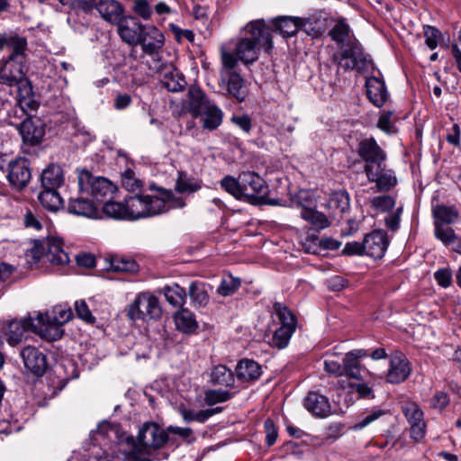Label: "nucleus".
<instances>
[{"label":"nucleus","mask_w":461,"mask_h":461,"mask_svg":"<svg viewBox=\"0 0 461 461\" xmlns=\"http://www.w3.org/2000/svg\"><path fill=\"white\" fill-rule=\"evenodd\" d=\"M117 24L121 39L131 46H137L145 25H142L133 17H123Z\"/></svg>","instance_id":"nucleus-25"},{"label":"nucleus","mask_w":461,"mask_h":461,"mask_svg":"<svg viewBox=\"0 0 461 461\" xmlns=\"http://www.w3.org/2000/svg\"><path fill=\"white\" fill-rule=\"evenodd\" d=\"M366 95L369 101L377 107H382L388 100L387 92L384 80L377 77H370L366 81Z\"/></svg>","instance_id":"nucleus-26"},{"label":"nucleus","mask_w":461,"mask_h":461,"mask_svg":"<svg viewBox=\"0 0 461 461\" xmlns=\"http://www.w3.org/2000/svg\"><path fill=\"white\" fill-rule=\"evenodd\" d=\"M240 183L244 201L258 204L265 200L268 193V186L258 174L252 171H243L240 173Z\"/></svg>","instance_id":"nucleus-11"},{"label":"nucleus","mask_w":461,"mask_h":461,"mask_svg":"<svg viewBox=\"0 0 461 461\" xmlns=\"http://www.w3.org/2000/svg\"><path fill=\"white\" fill-rule=\"evenodd\" d=\"M301 20L297 17H279L275 21L276 30L285 38L292 37L301 29Z\"/></svg>","instance_id":"nucleus-39"},{"label":"nucleus","mask_w":461,"mask_h":461,"mask_svg":"<svg viewBox=\"0 0 461 461\" xmlns=\"http://www.w3.org/2000/svg\"><path fill=\"white\" fill-rule=\"evenodd\" d=\"M303 405L313 415L323 418L330 413L329 399L317 392H310L304 399Z\"/></svg>","instance_id":"nucleus-27"},{"label":"nucleus","mask_w":461,"mask_h":461,"mask_svg":"<svg viewBox=\"0 0 461 461\" xmlns=\"http://www.w3.org/2000/svg\"><path fill=\"white\" fill-rule=\"evenodd\" d=\"M300 213L303 220L307 221L317 229H325L330 225V221L326 215L312 208H308L305 205H303Z\"/></svg>","instance_id":"nucleus-43"},{"label":"nucleus","mask_w":461,"mask_h":461,"mask_svg":"<svg viewBox=\"0 0 461 461\" xmlns=\"http://www.w3.org/2000/svg\"><path fill=\"white\" fill-rule=\"evenodd\" d=\"M221 81L226 86L228 93L236 98L239 102H243L246 98L245 91L243 90L244 80L240 74L228 69V71L221 72Z\"/></svg>","instance_id":"nucleus-29"},{"label":"nucleus","mask_w":461,"mask_h":461,"mask_svg":"<svg viewBox=\"0 0 461 461\" xmlns=\"http://www.w3.org/2000/svg\"><path fill=\"white\" fill-rule=\"evenodd\" d=\"M151 191H157V199L160 200L163 204V212L169 209L183 208L185 206V202L183 197L176 196L171 190L164 188H156L154 185H150Z\"/></svg>","instance_id":"nucleus-36"},{"label":"nucleus","mask_w":461,"mask_h":461,"mask_svg":"<svg viewBox=\"0 0 461 461\" xmlns=\"http://www.w3.org/2000/svg\"><path fill=\"white\" fill-rule=\"evenodd\" d=\"M423 33L426 45L430 50L436 49L438 46V38L441 36V32L433 26L426 25L423 27Z\"/></svg>","instance_id":"nucleus-56"},{"label":"nucleus","mask_w":461,"mask_h":461,"mask_svg":"<svg viewBox=\"0 0 461 461\" xmlns=\"http://www.w3.org/2000/svg\"><path fill=\"white\" fill-rule=\"evenodd\" d=\"M434 235L446 246L452 244L456 240V233L449 225L434 224Z\"/></svg>","instance_id":"nucleus-52"},{"label":"nucleus","mask_w":461,"mask_h":461,"mask_svg":"<svg viewBox=\"0 0 461 461\" xmlns=\"http://www.w3.org/2000/svg\"><path fill=\"white\" fill-rule=\"evenodd\" d=\"M139 44L142 51L153 59L161 58L159 51L165 44V37L154 25H145Z\"/></svg>","instance_id":"nucleus-17"},{"label":"nucleus","mask_w":461,"mask_h":461,"mask_svg":"<svg viewBox=\"0 0 461 461\" xmlns=\"http://www.w3.org/2000/svg\"><path fill=\"white\" fill-rule=\"evenodd\" d=\"M357 153L364 162V172L368 168L382 165L386 161V152L379 146L374 137L363 138L358 141Z\"/></svg>","instance_id":"nucleus-14"},{"label":"nucleus","mask_w":461,"mask_h":461,"mask_svg":"<svg viewBox=\"0 0 461 461\" xmlns=\"http://www.w3.org/2000/svg\"><path fill=\"white\" fill-rule=\"evenodd\" d=\"M401 409L410 426L411 438L417 443L422 442L427 431L423 411L414 402H404Z\"/></svg>","instance_id":"nucleus-12"},{"label":"nucleus","mask_w":461,"mask_h":461,"mask_svg":"<svg viewBox=\"0 0 461 461\" xmlns=\"http://www.w3.org/2000/svg\"><path fill=\"white\" fill-rule=\"evenodd\" d=\"M133 10L144 20H149L152 14V9L147 0H136Z\"/></svg>","instance_id":"nucleus-61"},{"label":"nucleus","mask_w":461,"mask_h":461,"mask_svg":"<svg viewBox=\"0 0 461 461\" xmlns=\"http://www.w3.org/2000/svg\"><path fill=\"white\" fill-rule=\"evenodd\" d=\"M213 102L210 101L204 93L197 87L189 90L188 107L193 117L197 118Z\"/></svg>","instance_id":"nucleus-33"},{"label":"nucleus","mask_w":461,"mask_h":461,"mask_svg":"<svg viewBox=\"0 0 461 461\" xmlns=\"http://www.w3.org/2000/svg\"><path fill=\"white\" fill-rule=\"evenodd\" d=\"M14 52L6 59H0V84L8 86H18L19 96L29 97L32 95V86L25 78L27 41L18 40Z\"/></svg>","instance_id":"nucleus-4"},{"label":"nucleus","mask_w":461,"mask_h":461,"mask_svg":"<svg viewBox=\"0 0 461 461\" xmlns=\"http://www.w3.org/2000/svg\"><path fill=\"white\" fill-rule=\"evenodd\" d=\"M402 212V207H398L393 213L388 214L384 221L386 227L391 230H396L400 226L401 214Z\"/></svg>","instance_id":"nucleus-64"},{"label":"nucleus","mask_w":461,"mask_h":461,"mask_svg":"<svg viewBox=\"0 0 461 461\" xmlns=\"http://www.w3.org/2000/svg\"><path fill=\"white\" fill-rule=\"evenodd\" d=\"M18 130L23 143L32 147L39 145L45 135L44 124L39 119H25Z\"/></svg>","instance_id":"nucleus-20"},{"label":"nucleus","mask_w":461,"mask_h":461,"mask_svg":"<svg viewBox=\"0 0 461 461\" xmlns=\"http://www.w3.org/2000/svg\"><path fill=\"white\" fill-rule=\"evenodd\" d=\"M329 36L339 46L340 52L338 56L339 65L345 69L363 71L371 63L369 57L364 53L363 48L354 35L345 18L335 21L329 31Z\"/></svg>","instance_id":"nucleus-2"},{"label":"nucleus","mask_w":461,"mask_h":461,"mask_svg":"<svg viewBox=\"0 0 461 461\" xmlns=\"http://www.w3.org/2000/svg\"><path fill=\"white\" fill-rule=\"evenodd\" d=\"M240 285V281L232 276H228L221 279L220 285L217 288V292L221 296H229L234 294Z\"/></svg>","instance_id":"nucleus-53"},{"label":"nucleus","mask_w":461,"mask_h":461,"mask_svg":"<svg viewBox=\"0 0 461 461\" xmlns=\"http://www.w3.org/2000/svg\"><path fill=\"white\" fill-rule=\"evenodd\" d=\"M368 353L366 349L357 348L347 352L342 357L343 375L348 378L362 381V365L360 360L366 357Z\"/></svg>","instance_id":"nucleus-23"},{"label":"nucleus","mask_w":461,"mask_h":461,"mask_svg":"<svg viewBox=\"0 0 461 461\" xmlns=\"http://www.w3.org/2000/svg\"><path fill=\"white\" fill-rule=\"evenodd\" d=\"M434 224L450 225L459 218V212L454 206L437 205L432 210Z\"/></svg>","instance_id":"nucleus-37"},{"label":"nucleus","mask_w":461,"mask_h":461,"mask_svg":"<svg viewBox=\"0 0 461 461\" xmlns=\"http://www.w3.org/2000/svg\"><path fill=\"white\" fill-rule=\"evenodd\" d=\"M264 429L266 432L267 444L268 446L274 445L277 438V429L274 421L270 419L265 420Z\"/></svg>","instance_id":"nucleus-63"},{"label":"nucleus","mask_w":461,"mask_h":461,"mask_svg":"<svg viewBox=\"0 0 461 461\" xmlns=\"http://www.w3.org/2000/svg\"><path fill=\"white\" fill-rule=\"evenodd\" d=\"M40 316L41 317V337L55 341L63 336L62 326L72 319L73 312L70 308L58 305L50 312L36 314L37 318Z\"/></svg>","instance_id":"nucleus-6"},{"label":"nucleus","mask_w":461,"mask_h":461,"mask_svg":"<svg viewBox=\"0 0 461 461\" xmlns=\"http://www.w3.org/2000/svg\"><path fill=\"white\" fill-rule=\"evenodd\" d=\"M107 269L118 273H135L139 270L137 262L123 255H110L105 258Z\"/></svg>","instance_id":"nucleus-30"},{"label":"nucleus","mask_w":461,"mask_h":461,"mask_svg":"<svg viewBox=\"0 0 461 461\" xmlns=\"http://www.w3.org/2000/svg\"><path fill=\"white\" fill-rule=\"evenodd\" d=\"M122 185L129 192H140L143 184L140 179L136 176V174L131 169H127L122 176Z\"/></svg>","instance_id":"nucleus-50"},{"label":"nucleus","mask_w":461,"mask_h":461,"mask_svg":"<svg viewBox=\"0 0 461 461\" xmlns=\"http://www.w3.org/2000/svg\"><path fill=\"white\" fill-rule=\"evenodd\" d=\"M168 440L167 432L156 422H145L139 429L137 438H126L131 449L124 453L126 461H152L150 455L162 448Z\"/></svg>","instance_id":"nucleus-3"},{"label":"nucleus","mask_w":461,"mask_h":461,"mask_svg":"<svg viewBox=\"0 0 461 461\" xmlns=\"http://www.w3.org/2000/svg\"><path fill=\"white\" fill-rule=\"evenodd\" d=\"M389 240L385 231L375 230L364 238L365 254L375 259L382 258L388 248Z\"/></svg>","instance_id":"nucleus-19"},{"label":"nucleus","mask_w":461,"mask_h":461,"mask_svg":"<svg viewBox=\"0 0 461 461\" xmlns=\"http://www.w3.org/2000/svg\"><path fill=\"white\" fill-rule=\"evenodd\" d=\"M261 375V366L254 360L244 358L236 366V375L243 382H253Z\"/></svg>","instance_id":"nucleus-32"},{"label":"nucleus","mask_w":461,"mask_h":461,"mask_svg":"<svg viewBox=\"0 0 461 461\" xmlns=\"http://www.w3.org/2000/svg\"><path fill=\"white\" fill-rule=\"evenodd\" d=\"M40 318L29 316L21 320H12L8 322L5 336L9 345L16 346L21 343L25 338V333L29 330L33 331L41 336V322Z\"/></svg>","instance_id":"nucleus-13"},{"label":"nucleus","mask_w":461,"mask_h":461,"mask_svg":"<svg viewBox=\"0 0 461 461\" xmlns=\"http://www.w3.org/2000/svg\"><path fill=\"white\" fill-rule=\"evenodd\" d=\"M371 205L381 212H387L395 205L394 199L390 195H381L371 200Z\"/></svg>","instance_id":"nucleus-55"},{"label":"nucleus","mask_w":461,"mask_h":461,"mask_svg":"<svg viewBox=\"0 0 461 461\" xmlns=\"http://www.w3.org/2000/svg\"><path fill=\"white\" fill-rule=\"evenodd\" d=\"M199 117H201L203 129L212 131L222 123L223 112L212 103L201 113Z\"/></svg>","instance_id":"nucleus-34"},{"label":"nucleus","mask_w":461,"mask_h":461,"mask_svg":"<svg viewBox=\"0 0 461 461\" xmlns=\"http://www.w3.org/2000/svg\"><path fill=\"white\" fill-rule=\"evenodd\" d=\"M234 393L225 390H208L204 393V402L207 405L212 406L217 403L225 402L233 397Z\"/></svg>","instance_id":"nucleus-51"},{"label":"nucleus","mask_w":461,"mask_h":461,"mask_svg":"<svg viewBox=\"0 0 461 461\" xmlns=\"http://www.w3.org/2000/svg\"><path fill=\"white\" fill-rule=\"evenodd\" d=\"M337 355L335 352H328L326 353V357L324 359V370L325 372L333 375L337 377L344 376L343 375V363L340 364L338 360L334 359V357Z\"/></svg>","instance_id":"nucleus-54"},{"label":"nucleus","mask_w":461,"mask_h":461,"mask_svg":"<svg viewBox=\"0 0 461 461\" xmlns=\"http://www.w3.org/2000/svg\"><path fill=\"white\" fill-rule=\"evenodd\" d=\"M149 68L160 77V82L165 88L171 92H178L185 88L186 82L179 71L162 58L153 59L149 63Z\"/></svg>","instance_id":"nucleus-10"},{"label":"nucleus","mask_w":461,"mask_h":461,"mask_svg":"<svg viewBox=\"0 0 461 461\" xmlns=\"http://www.w3.org/2000/svg\"><path fill=\"white\" fill-rule=\"evenodd\" d=\"M202 187V181L180 173L176 183V190L180 193H194Z\"/></svg>","instance_id":"nucleus-46"},{"label":"nucleus","mask_w":461,"mask_h":461,"mask_svg":"<svg viewBox=\"0 0 461 461\" xmlns=\"http://www.w3.org/2000/svg\"><path fill=\"white\" fill-rule=\"evenodd\" d=\"M128 220H138L163 213L162 202L157 194H137L125 199Z\"/></svg>","instance_id":"nucleus-7"},{"label":"nucleus","mask_w":461,"mask_h":461,"mask_svg":"<svg viewBox=\"0 0 461 461\" xmlns=\"http://www.w3.org/2000/svg\"><path fill=\"white\" fill-rule=\"evenodd\" d=\"M175 322L177 330L186 334L194 332L198 327L194 314L187 309H182L176 313Z\"/></svg>","instance_id":"nucleus-40"},{"label":"nucleus","mask_w":461,"mask_h":461,"mask_svg":"<svg viewBox=\"0 0 461 461\" xmlns=\"http://www.w3.org/2000/svg\"><path fill=\"white\" fill-rule=\"evenodd\" d=\"M168 27L177 41H181L183 39H185L189 42H193L194 41V33L192 30L181 29L174 23H169Z\"/></svg>","instance_id":"nucleus-60"},{"label":"nucleus","mask_w":461,"mask_h":461,"mask_svg":"<svg viewBox=\"0 0 461 461\" xmlns=\"http://www.w3.org/2000/svg\"><path fill=\"white\" fill-rule=\"evenodd\" d=\"M326 206L333 211L334 215L342 214L349 208V195L346 191L331 194Z\"/></svg>","instance_id":"nucleus-42"},{"label":"nucleus","mask_w":461,"mask_h":461,"mask_svg":"<svg viewBox=\"0 0 461 461\" xmlns=\"http://www.w3.org/2000/svg\"><path fill=\"white\" fill-rule=\"evenodd\" d=\"M369 182H375L378 191H389L395 186L397 179L394 172L386 167L385 162L382 165L368 168L365 172Z\"/></svg>","instance_id":"nucleus-22"},{"label":"nucleus","mask_w":461,"mask_h":461,"mask_svg":"<svg viewBox=\"0 0 461 461\" xmlns=\"http://www.w3.org/2000/svg\"><path fill=\"white\" fill-rule=\"evenodd\" d=\"M434 278L439 286L447 288L452 283V272L447 267L439 268L434 273Z\"/></svg>","instance_id":"nucleus-59"},{"label":"nucleus","mask_w":461,"mask_h":461,"mask_svg":"<svg viewBox=\"0 0 461 461\" xmlns=\"http://www.w3.org/2000/svg\"><path fill=\"white\" fill-rule=\"evenodd\" d=\"M7 180L15 190L25 188L32 178L30 163L26 158H18L8 163Z\"/></svg>","instance_id":"nucleus-16"},{"label":"nucleus","mask_w":461,"mask_h":461,"mask_svg":"<svg viewBox=\"0 0 461 461\" xmlns=\"http://www.w3.org/2000/svg\"><path fill=\"white\" fill-rule=\"evenodd\" d=\"M449 403V396L447 393L436 392L430 400V407L434 409L443 410Z\"/></svg>","instance_id":"nucleus-62"},{"label":"nucleus","mask_w":461,"mask_h":461,"mask_svg":"<svg viewBox=\"0 0 461 461\" xmlns=\"http://www.w3.org/2000/svg\"><path fill=\"white\" fill-rule=\"evenodd\" d=\"M21 357L26 369L37 376H41L47 369L46 356L37 348L27 346L21 351Z\"/></svg>","instance_id":"nucleus-24"},{"label":"nucleus","mask_w":461,"mask_h":461,"mask_svg":"<svg viewBox=\"0 0 461 461\" xmlns=\"http://www.w3.org/2000/svg\"><path fill=\"white\" fill-rule=\"evenodd\" d=\"M75 311L77 317L86 323H94L95 318L93 316L91 311L88 308L86 301L79 300L75 303Z\"/></svg>","instance_id":"nucleus-58"},{"label":"nucleus","mask_w":461,"mask_h":461,"mask_svg":"<svg viewBox=\"0 0 461 461\" xmlns=\"http://www.w3.org/2000/svg\"><path fill=\"white\" fill-rule=\"evenodd\" d=\"M39 202L48 211L56 212L63 207L64 201L58 189L44 188L38 195Z\"/></svg>","instance_id":"nucleus-35"},{"label":"nucleus","mask_w":461,"mask_h":461,"mask_svg":"<svg viewBox=\"0 0 461 461\" xmlns=\"http://www.w3.org/2000/svg\"><path fill=\"white\" fill-rule=\"evenodd\" d=\"M397 118L392 111H382L379 113L377 128L382 131L392 134L396 132L395 122Z\"/></svg>","instance_id":"nucleus-49"},{"label":"nucleus","mask_w":461,"mask_h":461,"mask_svg":"<svg viewBox=\"0 0 461 461\" xmlns=\"http://www.w3.org/2000/svg\"><path fill=\"white\" fill-rule=\"evenodd\" d=\"M244 30L246 35L237 41L234 52L221 48V63L226 69H233L239 60L245 65L253 64L261 50L270 53L273 49L271 29L263 21L250 22Z\"/></svg>","instance_id":"nucleus-1"},{"label":"nucleus","mask_w":461,"mask_h":461,"mask_svg":"<svg viewBox=\"0 0 461 461\" xmlns=\"http://www.w3.org/2000/svg\"><path fill=\"white\" fill-rule=\"evenodd\" d=\"M103 212L105 215L113 219H128L126 202L118 203L107 201L103 203Z\"/></svg>","instance_id":"nucleus-47"},{"label":"nucleus","mask_w":461,"mask_h":461,"mask_svg":"<svg viewBox=\"0 0 461 461\" xmlns=\"http://www.w3.org/2000/svg\"><path fill=\"white\" fill-rule=\"evenodd\" d=\"M274 313L277 317L280 327L274 332L269 345L278 349L287 347L290 339L295 331V317L283 303L274 304Z\"/></svg>","instance_id":"nucleus-9"},{"label":"nucleus","mask_w":461,"mask_h":461,"mask_svg":"<svg viewBox=\"0 0 461 461\" xmlns=\"http://www.w3.org/2000/svg\"><path fill=\"white\" fill-rule=\"evenodd\" d=\"M163 291L166 300L174 307H181L185 303L186 292L180 285L175 284L166 286Z\"/></svg>","instance_id":"nucleus-44"},{"label":"nucleus","mask_w":461,"mask_h":461,"mask_svg":"<svg viewBox=\"0 0 461 461\" xmlns=\"http://www.w3.org/2000/svg\"><path fill=\"white\" fill-rule=\"evenodd\" d=\"M41 181L43 188L58 189L65 181L63 169L59 165L50 164L43 169Z\"/></svg>","instance_id":"nucleus-31"},{"label":"nucleus","mask_w":461,"mask_h":461,"mask_svg":"<svg viewBox=\"0 0 461 461\" xmlns=\"http://www.w3.org/2000/svg\"><path fill=\"white\" fill-rule=\"evenodd\" d=\"M69 15H79L81 13L91 14L97 8V0H71L68 2Z\"/></svg>","instance_id":"nucleus-48"},{"label":"nucleus","mask_w":461,"mask_h":461,"mask_svg":"<svg viewBox=\"0 0 461 461\" xmlns=\"http://www.w3.org/2000/svg\"><path fill=\"white\" fill-rule=\"evenodd\" d=\"M301 29L312 38L321 36L324 31L321 25H318L317 21L310 18L301 20Z\"/></svg>","instance_id":"nucleus-57"},{"label":"nucleus","mask_w":461,"mask_h":461,"mask_svg":"<svg viewBox=\"0 0 461 461\" xmlns=\"http://www.w3.org/2000/svg\"><path fill=\"white\" fill-rule=\"evenodd\" d=\"M211 382L213 384L231 387L235 378L232 371L224 365H218L211 371Z\"/></svg>","instance_id":"nucleus-41"},{"label":"nucleus","mask_w":461,"mask_h":461,"mask_svg":"<svg viewBox=\"0 0 461 461\" xmlns=\"http://www.w3.org/2000/svg\"><path fill=\"white\" fill-rule=\"evenodd\" d=\"M221 187L232 195L234 198L238 200H243V193H242V186L240 183V174L239 175L238 178L232 176H225L221 181H220Z\"/></svg>","instance_id":"nucleus-45"},{"label":"nucleus","mask_w":461,"mask_h":461,"mask_svg":"<svg viewBox=\"0 0 461 461\" xmlns=\"http://www.w3.org/2000/svg\"><path fill=\"white\" fill-rule=\"evenodd\" d=\"M79 192L87 194L101 206L115 192V185L107 178L94 176L89 171L82 169L77 172Z\"/></svg>","instance_id":"nucleus-5"},{"label":"nucleus","mask_w":461,"mask_h":461,"mask_svg":"<svg viewBox=\"0 0 461 461\" xmlns=\"http://www.w3.org/2000/svg\"><path fill=\"white\" fill-rule=\"evenodd\" d=\"M161 314L162 310L158 297L149 292L138 294L127 309V315L132 321L157 320Z\"/></svg>","instance_id":"nucleus-8"},{"label":"nucleus","mask_w":461,"mask_h":461,"mask_svg":"<svg viewBox=\"0 0 461 461\" xmlns=\"http://www.w3.org/2000/svg\"><path fill=\"white\" fill-rule=\"evenodd\" d=\"M96 11L104 21L113 24L119 23L124 13L122 5L116 0L97 1Z\"/></svg>","instance_id":"nucleus-28"},{"label":"nucleus","mask_w":461,"mask_h":461,"mask_svg":"<svg viewBox=\"0 0 461 461\" xmlns=\"http://www.w3.org/2000/svg\"><path fill=\"white\" fill-rule=\"evenodd\" d=\"M34 251L35 253L41 252L47 261L52 265L63 266L69 262L68 254L63 249L61 242L56 239L37 242ZM34 256L37 257L36 254ZM38 257L40 258L41 256Z\"/></svg>","instance_id":"nucleus-18"},{"label":"nucleus","mask_w":461,"mask_h":461,"mask_svg":"<svg viewBox=\"0 0 461 461\" xmlns=\"http://www.w3.org/2000/svg\"><path fill=\"white\" fill-rule=\"evenodd\" d=\"M211 287L202 282L194 281L189 285L188 294L192 303L196 306H205L209 303Z\"/></svg>","instance_id":"nucleus-38"},{"label":"nucleus","mask_w":461,"mask_h":461,"mask_svg":"<svg viewBox=\"0 0 461 461\" xmlns=\"http://www.w3.org/2000/svg\"><path fill=\"white\" fill-rule=\"evenodd\" d=\"M68 212L70 214L87 219L101 218L99 204H97L96 202L87 194H83L79 191L77 196L69 198L68 203Z\"/></svg>","instance_id":"nucleus-15"},{"label":"nucleus","mask_w":461,"mask_h":461,"mask_svg":"<svg viewBox=\"0 0 461 461\" xmlns=\"http://www.w3.org/2000/svg\"><path fill=\"white\" fill-rule=\"evenodd\" d=\"M411 374L410 362L402 352H395L390 357V367L386 380L391 384H400Z\"/></svg>","instance_id":"nucleus-21"}]
</instances>
